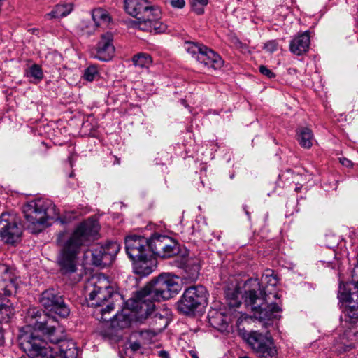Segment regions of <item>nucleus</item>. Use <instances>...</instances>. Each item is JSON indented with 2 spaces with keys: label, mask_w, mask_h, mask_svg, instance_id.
Masks as SVG:
<instances>
[{
  "label": "nucleus",
  "mask_w": 358,
  "mask_h": 358,
  "mask_svg": "<svg viewBox=\"0 0 358 358\" xmlns=\"http://www.w3.org/2000/svg\"><path fill=\"white\" fill-rule=\"evenodd\" d=\"M26 326L20 329V345L29 358H77L78 350L71 339H63L57 320L36 307L24 316Z\"/></svg>",
  "instance_id": "obj_1"
},
{
  "label": "nucleus",
  "mask_w": 358,
  "mask_h": 358,
  "mask_svg": "<svg viewBox=\"0 0 358 358\" xmlns=\"http://www.w3.org/2000/svg\"><path fill=\"white\" fill-rule=\"evenodd\" d=\"M261 283L257 279L250 278L245 283V292L241 296L245 305L251 309L253 317L268 324L280 317L281 308L273 299L278 297L275 287L279 282L277 274L272 269H266L262 275Z\"/></svg>",
  "instance_id": "obj_2"
},
{
  "label": "nucleus",
  "mask_w": 358,
  "mask_h": 358,
  "mask_svg": "<svg viewBox=\"0 0 358 358\" xmlns=\"http://www.w3.org/2000/svg\"><path fill=\"white\" fill-rule=\"evenodd\" d=\"M99 229V222L89 218L78 224L66 239L64 233L59 235L57 241L61 243L62 249L57 262L62 275L69 276L76 272V260L82 246L97 239Z\"/></svg>",
  "instance_id": "obj_3"
},
{
  "label": "nucleus",
  "mask_w": 358,
  "mask_h": 358,
  "mask_svg": "<svg viewBox=\"0 0 358 358\" xmlns=\"http://www.w3.org/2000/svg\"><path fill=\"white\" fill-rule=\"evenodd\" d=\"M85 294L88 296L90 306L102 307L99 312L100 320L107 322L105 315L110 313L116 306L124 303V299L118 292L110 285L109 281L103 276L93 277L85 286Z\"/></svg>",
  "instance_id": "obj_4"
},
{
  "label": "nucleus",
  "mask_w": 358,
  "mask_h": 358,
  "mask_svg": "<svg viewBox=\"0 0 358 358\" xmlns=\"http://www.w3.org/2000/svg\"><path fill=\"white\" fill-rule=\"evenodd\" d=\"M124 8L129 15L136 18L130 22L131 27L149 32L165 31L166 26L159 21L160 9L147 0H124Z\"/></svg>",
  "instance_id": "obj_5"
},
{
  "label": "nucleus",
  "mask_w": 358,
  "mask_h": 358,
  "mask_svg": "<svg viewBox=\"0 0 358 358\" xmlns=\"http://www.w3.org/2000/svg\"><path fill=\"white\" fill-rule=\"evenodd\" d=\"M23 213L32 234H38L57 219L59 211L52 201L45 198H36L23 206Z\"/></svg>",
  "instance_id": "obj_6"
},
{
  "label": "nucleus",
  "mask_w": 358,
  "mask_h": 358,
  "mask_svg": "<svg viewBox=\"0 0 358 358\" xmlns=\"http://www.w3.org/2000/svg\"><path fill=\"white\" fill-rule=\"evenodd\" d=\"M181 290L180 278L171 273H162L136 292L143 301L154 304L153 301L168 300Z\"/></svg>",
  "instance_id": "obj_7"
},
{
  "label": "nucleus",
  "mask_w": 358,
  "mask_h": 358,
  "mask_svg": "<svg viewBox=\"0 0 358 358\" xmlns=\"http://www.w3.org/2000/svg\"><path fill=\"white\" fill-rule=\"evenodd\" d=\"M124 303L127 307L120 313L117 312L113 318H110L111 326L114 329H122L129 327L134 321L143 323L152 313L154 308V304L142 300L137 294Z\"/></svg>",
  "instance_id": "obj_8"
},
{
  "label": "nucleus",
  "mask_w": 358,
  "mask_h": 358,
  "mask_svg": "<svg viewBox=\"0 0 358 358\" xmlns=\"http://www.w3.org/2000/svg\"><path fill=\"white\" fill-rule=\"evenodd\" d=\"M17 281L11 268L6 264H0V292L10 296L15 294L17 289ZM14 315V308L9 300L0 294V338H3V322L7 323Z\"/></svg>",
  "instance_id": "obj_9"
},
{
  "label": "nucleus",
  "mask_w": 358,
  "mask_h": 358,
  "mask_svg": "<svg viewBox=\"0 0 358 358\" xmlns=\"http://www.w3.org/2000/svg\"><path fill=\"white\" fill-rule=\"evenodd\" d=\"M207 292L203 286H192L187 288L177 302L178 310L191 315L201 306L207 304Z\"/></svg>",
  "instance_id": "obj_10"
},
{
  "label": "nucleus",
  "mask_w": 358,
  "mask_h": 358,
  "mask_svg": "<svg viewBox=\"0 0 358 358\" xmlns=\"http://www.w3.org/2000/svg\"><path fill=\"white\" fill-rule=\"evenodd\" d=\"M243 338L260 358H275L277 350L272 338L259 331L246 332Z\"/></svg>",
  "instance_id": "obj_11"
},
{
  "label": "nucleus",
  "mask_w": 358,
  "mask_h": 358,
  "mask_svg": "<svg viewBox=\"0 0 358 358\" xmlns=\"http://www.w3.org/2000/svg\"><path fill=\"white\" fill-rule=\"evenodd\" d=\"M243 338L260 358H275L277 350L272 338L259 331L246 332Z\"/></svg>",
  "instance_id": "obj_12"
},
{
  "label": "nucleus",
  "mask_w": 358,
  "mask_h": 358,
  "mask_svg": "<svg viewBox=\"0 0 358 358\" xmlns=\"http://www.w3.org/2000/svg\"><path fill=\"white\" fill-rule=\"evenodd\" d=\"M22 231L20 220L15 213L4 212L1 214L0 238L4 243L15 244L20 240Z\"/></svg>",
  "instance_id": "obj_13"
},
{
  "label": "nucleus",
  "mask_w": 358,
  "mask_h": 358,
  "mask_svg": "<svg viewBox=\"0 0 358 358\" xmlns=\"http://www.w3.org/2000/svg\"><path fill=\"white\" fill-rule=\"evenodd\" d=\"M40 303L46 310L61 317L66 318L70 314V308L64 302L63 296L55 289L50 288L43 292Z\"/></svg>",
  "instance_id": "obj_14"
},
{
  "label": "nucleus",
  "mask_w": 358,
  "mask_h": 358,
  "mask_svg": "<svg viewBox=\"0 0 358 358\" xmlns=\"http://www.w3.org/2000/svg\"><path fill=\"white\" fill-rule=\"evenodd\" d=\"M150 244L153 255L162 258H170L180 252L178 242L168 236L154 234Z\"/></svg>",
  "instance_id": "obj_15"
},
{
  "label": "nucleus",
  "mask_w": 358,
  "mask_h": 358,
  "mask_svg": "<svg viewBox=\"0 0 358 358\" xmlns=\"http://www.w3.org/2000/svg\"><path fill=\"white\" fill-rule=\"evenodd\" d=\"M120 246L116 241H110L105 245H96L92 249L93 264L105 267L115 259Z\"/></svg>",
  "instance_id": "obj_16"
},
{
  "label": "nucleus",
  "mask_w": 358,
  "mask_h": 358,
  "mask_svg": "<svg viewBox=\"0 0 358 358\" xmlns=\"http://www.w3.org/2000/svg\"><path fill=\"white\" fill-rule=\"evenodd\" d=\"M151 238L148 239L142 236L131 235L125 238V250L130 259L142 257L145 254H150L152 250L150 247Z\"/></svg>",
  "instance_id": "obj_17"
},
{
  "label": "nucleus",
  "mask_w": 358,
  "mask_h": 358,
  "mask_svg": "<svg viewBox=\"0 0 358 358\" xmlns=\"http://www.w3.org/2000/svg\"><path fill=\"white\" fill-rule=\"evenodd\" d=\"M355 291L353 288H348V283H341L338 292L339 301L347 303L344 312L351 323L358 321V299L352 295Z\"/></svg>",
  "instance_id": "obj_18"
},
{
  "label": "nucleus",
  "mask_w": 358,
  "mask_h": 358,
  "mask_svg": "<svg viewBox=\"0 0 358 358\" xmlns=\"http://www.w3.org/2000/svg\"><path fill=\"white\" fill-rule=\"evenodd\" d=\"M113 41L114 36L112 32L108 31L101 34L100 40L96 45L93 57L102 62L111 60L115 50Z\"/></svg>",
  "instance_id": "obj_19"
},
{
  "label": "nucleus",
  "mask_w": 358,
  "mask_h": 358,
  "mask_svg": "<svg viewBox=\"0 0 358 358\" xmlns=\"http://www.w3.org/2000/svg\"><path fill=\"white\" fill-rule=\"evenodd\" d=\"M131 260L134 272L141 277L149 275L157 267V261L153 252L145 254L142 257L133 258Z\"/></svg>",
  "instance_id": "obj_20"
},
{
  "label": "nucleus",
  "mask_w": 358,
  "mask_h": 358,
  "mask_svg": "<svg viewBox=\"0 0 358 358\" xmlns=\"http://www.w3.org/2000/svg\"><path fill=\"white\" fill-rule=\"evenodd\" d=\"M199 63L205 66L213 69H220L224 64L222 57L212 49L204 45L196 59Z\"/></svg>",
  "instance_id": "obj_21"
},
{
  "label": "nucleus",
  "mask_w": 358,
  "mask_h": 358,
  "mask_svg": "<svg viewBox=\"0 0 358 358\" xmlns=\"http://www.w3.org/2000/svg\"><path fill=\"white\" fill-rule=\"evenodd\" d=\"M310 44V31L299 33L290 41L289 50L294 55L301 56L308 51Z\"/></svg>",
  "instance_id": "obj_22"
},
{
  "label": "nucleus",
  "mask_w": 358,
  "mask_h": 358,
  "mask_svg": "<svg viewBox=\"0 0 358 358\" xmlns=\"http://www.w3.org/2000/svg\"><path fill=\"white\" fill-rule=\"evenodd\" d=\"M199 271L200 265L198 259H187L183 266V280L188 282H195L198 279Z\"/></svg>",
  "instance_id": "obj_23"
},
{
  "label": "nucleus",
  "mask_w": 358,
  "mask_h": 358,
  "mask_svg": "<svg viewBox=\"0 0 358 358\" xmlns=\"http://www.w3.org/2000/svg\"><path fill=\"white\" fill-rule=\"evenodd\" d=\"M210 324L221 332L227 331L229 322L227 316L222 312L211 310L208 314Z\"/></svg>",
  "instance_id": "obj_24"
},
{
  "label": "nucleus",
  "mask_w": 358,
  "mask_h": 358,
  "mask_svg": "<svg viewBox=\"0 0 358 358\" xmlns=\"http://www.w3.org/2000/svg\"><path fill=\"white\" fill-rule=\"evenodd\" d=\"M150 320V324L157 332L161 333L169 324L167 317L156 309L155 305L152 310V313L146 318Z\"/></svg>",
  "instance_id": "obj_25"
},
{
  "label": "nucleus",
  "mask_w": 358,
  "mask_h": 358,
  "mask_svg": "<svg viewBox=\"0 0 358 358\" xmlns=\"http://www.w3.org/2000/svg\"><path fill=\"white\" fill-rule=\"evenodd\" d=\"M73 10V4L71 3L57 4L51 12L45 14L44 17L49 20L64 17L69 15Z\"/></svg>",
  "instance_id": "obj_26"
},
{
  "label": "nucleus",
  "mask_w": 358,
  "mask_h": 358,
  "mask_svg": "<svg viewBox=\"0 0 358 358\" xmlns=\"http://www.w3.org/2000/svg\"><path fill=\"white\" fill-rule=\"evenodd\" d=\"M298 140L301 147L310 148L313 145V134L308 127H301L298 131Z\"/></svg>",
  "instance_id": "obj_27"
},
{
  "label": "nucleus",
  "mask_w": 358,
  "mask_h": 358,
  "mask_svg": "<svg viewBox=\"0 0 358 358\" xmlns=\"http://www.w3.org/2000/svg\"><path fill=\"white\" fill-rule=\"evenodd\" d=\"M92 19L96 27L107 26L111 21V17L108 13L100 8L93 10Z\"/></svg>",
  "instance_id": "obj_28"
},
{
  "label": "nucleus",
  "mask_w": 358,
  "mask_h": 358,
  "mask_svg": "<svg viewBox=\"0 0 358 358\" xmlns=\"http://www.w3.org/2000/svg\"><path fill=\"white\" fill-rule=\"evenodd\" d=\"M159 334L152 328V329L142 330L132 334V337L140 338L143 345H148L155 341L156 336Z\"/></svg>",
  "instance_id": "obj_29"
},
{
  "label": "nucleus",
  "mask_w": 358,
  "mask_h": 358,
  "mask_svg": "<svg viewBox=\"0 0 358 358\" xmlns=\"http://www.w3.org/2000/svg\"><path fill=\"white\" fill-rule=\"evenodd\" d=\"M225 296L228 305L232 308H238L241 303L240 300L241 292L238 288L227 289Z\"/></svg>",
  "instance_id": "obj_30"
},
{
  "label": "nucleus",
  "mask_w": 358,
  "mask_h": 358,
  "mask_svg": "<svg viewBox=\"0 0 358 358\" xmlns=\"http://www.w3.org/2000/svg\"><path fill=\"white\" fill-rule=\"evenodd\" d=\"M132 61L136 66L141 69H148L152 63V57L148 54L143 52L135 55Z\"/></svg>",
  "instance_id": "obj_31"
},
{
  "label": "nucleus",
  "mask_w": 358,
  "mask_h": 358,
  "mask_svg": "<svg viewBox=\"0 0 358 358\" xmlns=\"http://www.w3.org/2000/svg\"><path fill=\"white\" fill-rule=\"evenodd\" d=\"M27 76L33 79L32 83H38L43 80L44 75L42 68L38 64H34L29 67Z\"/></svg>",
  "instance_id": "obj_32"
},
{
  "label": "nucleus",
  "mask_w": 358,
  "mask_h": 358,
  "mask_svg": "<svg viewBox=\"0 0 358 358\" xmlns=\"http://www.w3.org/2000/svg\"><path fill=\"white\" fill-rule=\"evenodd\" d=\"M204 45L194 42H186L185 49L188 53L197 59L199 55L201 52Z\"/></svg>",
  "instance_id": "obj_33"
},
{
  "label": "nucleus",
  "mask_w": 358,
  "mask_h": 358,
  "mask_svg": "<svg viewBox=\"0 0 358 358\" xmlns=\"http://www.w3.org/2000/svg\"><path fill=\"white\" fill-rule=\"evenodd\" d=\"M98 69L96 65L89 66L84 72L83 77L87 81H93L98 76Z\"/></svg>",
  "instance_id": "obj_34"
},
{
  "label": "nucleus",
  "mask_w": 358,
  "mask_h": 358,
  "mask_svg": "<svg viewBox=\"0 0 358 358\" xmlns=\"http://www.w3.org/2000/svg\"><path fill=\"white\" fill-rule=\"evenodd\" d=\"M142 345H144L142 343L140 338L138 337H132L129 341V348L133 352H137L140 350L142 348Z\"/></svg>",
  "instance_id": "obj_35"
},
{
  "label": "nucleus",
  "mask_w": 358,
  "mask_h": 358,
  "mask_svg": "<svg viewBox=\"0 0 358 358\" xmlns=\"http://www.w3.org/2000/svg\"><path fill=\"white\" fill-rule=\"evenodd\" d=\"M278 43L275 40L269 41L266 42L264 45V49L270 53H273L277 50Z\"/></svg>",
  "instance_id": "obj_36"
},
{
  "label": "nucleus",
  "mask_w": 358,
  "mask_h": 358,
  "mask_svg": "<svg viewBox=\"0 0 358 358\" xmlns=\"http://www.w3.org/2000/svg\"><path fill=\"white\" fill-rule=\"evenodd\" d=\"M259 71L262 75L270 79L274 78L276 76L274 72L264 65L259 66Z\"/></svg>",
  "instance_id": "obj_37"
},
{
  "label": "nucleus",
  "mask_w": 358,
  "mask_h": 358,
  "mask_svg": "<svg viewBox=\"0 0 358 358\" xmlns=\"http://www.w3.org/2000/svg\"><path fill=\"white\" fill-rule=\"evenodd\" d=\"M206 5L201 4V3H191V7L192 11H194L196 15H202L204 13V8Z\"/></svg>",
  "instance_id": "obj_38"
},
{
  "label": "nucleus",
  "mask_w": 358,
  "mask_h": 358,
  "mask_svg": "<svg viewBox=\"0 0 358 358\" xmlns=\"http://www.w3.org/2000/svg\"><path fill=\"white\" fill-rule=\"evenodd\" d=\"M347 283L348 289L353 288L355 290L352 295H355L356 299H358V280L356 282H348Z\"/></svg>",
  "instance_id": "obj_39"
},
{
  "label": "nucleus",
  "mask_w": 358,
  "mask_h": 358,
  "mask_svg": "<svg viewBox=\"0 0 358 358\" xmlns=\"http://www.w3.org/2000/svg\"><path fill=\"white\" fill-rule=\"evenodd\" d=\"M171 5L176 8H182L185 5V0H171Z\"/></svg>",
  "instance_id": "obj_40"
},
{
  "label": "nucleus",
  "mask_w": 358,
  "mask_h": 358,
  "mask_svg": "<svg viewBox=\"0 0 358 358\" xmlns=\"http://www.w3.org/2000/svg\"><path fill=\"white\" fill-rule=\"evenodd\" d=\"M339 160L341 164L344 166L351 167L353 165L352 162L345 157L340 158Z\"/></svg>",
  "instance_id": "obj_41"
},
{
  "label": "nucleus",
  "mask_w": 358,
  "mask_h": 358,
  "mask_svg": "<svg viewBox=\"0 0 358 358\" xmlns=\"http://www.w3.org/2000/svg\"><path fill=\"white\" fill-rule=\"evenodd\" d=\"M158 355L161 358H169V354L166 350H160L158 352Z\"/></svg>",
  "instance_id": "obj_42"
},
{
  "label": "nucleus",
  "mask_w": 358,
  "mask_h": 358,
  "mask_svg": "<svg viewBox=\"0 0 358 358\" xmlns=\"http://www.w3.org/2000/svg\"><path fill=\"white\" fill-rule=\"evenodd\" d=\"M191 3H201L203 5H207L208 3V0H191Z\"/></svg>",
  "instance_id": "obj_43"
},
{
  "label": "nucleus",
  "mask_w": 358,
  "mask_h": 358,
  "mask_svg": "<svg viewBox=\"0 0 358 358\" xmlns=\"http://www.w3.org/2000/svg\"><path fill=\"white\" fill-rule=\"evenodd\" d=\"M350 349V345H345L343 348L342 350H338V352L341 353L343 352L348 351Z\"/></svg>",
  "instance_id": "obj_44"
},
{
  "label": "nucleus",
  "mask_w": 358,
  "mask_h": 358,
  "mask_svg": "<svg viewBox=\"0 0 358 358\" xmlns=\"http://www.w3.org/2000/svg\"><path fill=\"white\" fill-rule=\"evenodd\" d=\"M243 210L245 213V214L247 215L248 219L250 220V213L248 212V209H247V206H243Z\"/></svg>",
  "instance_id": "obj_45"
},
{
  "label": "nucleus",
  "mask_w": 358,
  "mask_h": 358,
  "mask_svg": "<svg viewBox=\"0 0 358 358\" xmlns=\"http://www.w3.org/2000/svg\"><path fill=\"white\" fill-rule=\"evenodd\" d=\"M189 353L192 355V358H199L195 352L189 351Z\"/></svg>",
  "instance_id": "obj_46"
},
{
  "label": "nucleus",
  "mask_w": 358,
  "mask_h": 358,
  "mask_svg": "<svg viewBox=\"0 0 358 358\" xmlns=\"http://www.w3.org/2000/svg\"><path fill=\"white\" fill-rule=\"evenodd\" d=\"M115 157V162H114V164H120V158L117 157Z\"/></svg>",
  "instance_id": "obj_47"
},
{
  "label": "nucleus",
  "mask_w": 358,
  "mask_h": 358,
  "mask_svg": "<svg viewBox=\"0 0 358 358\" xmlns=\"http://www.w3.org/2000/svg\"><path fill=\"white\" fill-rule=\"evenodd\" d=\"M300 189H301V187H296V189H295V190H296V192L300 191Z\"/></svg>",
  "instance_id": "obj_48"
},
{
  "label": "nucleus",
  "mask_w": 358,
  "mask_h": 358,
  "mask_svg": "<svg viewBox=\"0 0 358 358\" xmlns=\"http://www.w3.org/2000/svg\"><path fill=\"white\" fill-rule=\"evenodd\" d=\"M73 173H71L70 174L69 177H73Z\"/></svg>",
  "instance_id": "obj_49"
},
{
  "label": "nucleus",
  "mask_w": 358,
  "mask_h": 358,
  "mask_svg": "<svg viewBox=\"0 0 358 358\" xmlns=\"http://www.w3.org/2000/svg\"><path fill=\"white\" fill-rule=\"evenodd\" d=\"M240 358H248V357H240Z\"/></svg>",
  "instance_id": "obj_50"
},
{
  "label": "nucleus",
  "mask_w": 358,
  "mask_h": 358,
  "mask_svg": "<svg viewBox=\"0 0 358 358\" xmlns=\"http://www.w3.org/2000/svg\"><path fill=\"white\" fill-rule=\"evenodd\" d=\"M357 166H358V164H357Z\"/></svg>",
  "instance_id": "obj_51"
}]
</instances>
